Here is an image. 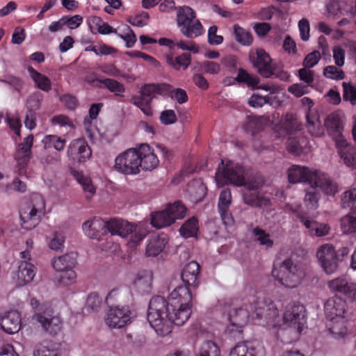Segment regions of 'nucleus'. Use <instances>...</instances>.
<instances>
[{"instance_id": "nucleus-1", "label": "nucleus", "mask_w": 356, "mask_h": 356, "mask_svg": "<svg viewBox=\"0 0 356 356\" xmlns=\"http://www.w3.org/2000/svg\"><path fill=\"white\" fill-rule=\"evenodd\" d=\"M250 318H264L268 326L275 327L278 325L279 312L270 299L259 296H250L242 307L232 309L229 313V324L225 332L235 339L241 338L243 327Z\"/></svg>"}, {"instance_id": "nucleus-2", "label": "nucleus", "mask_w": 356, "mask_h": 356, "mask_svg": "<svg viewBox=\"0 0 356 356\" xmlns=\"http://www.w3.org/2000/svg\"><path fill=\"white\" fill-rule=\"evenodd\" d=\"M190 307L171 305L160 296L152 298L149 303L147 318L155 332L161 337L172 332L173 325H184L191 314Z\"/></svg>"}, {"instance_id": "nucleus-3", "label": "nucleus", "mask_w": 356, "mask_h": 356, "mask_svg": "<svg viewBox=\"0 0 356 356\" xmlns=\"http://www.w3.org/2000/svg\"><path fill=\"white\" fill-rule=\"evenodd\" d=\"M107 230L112 236H119L130 243L139 244L147 236V229L140 224H134L119 218L108 220Z\"/></svg>"}, {"instance_id": "nucleus-4", "label": "nucleus", "mask_w": 356, "mask_h": 356, "mask_svg": "<svg viewBox=\"0 0 356 356\" xmlns=\"http://www.w3.org/2000/svg\"><path fill=\"white\" fill-rule=\"evenodd\" d=\"M45 213V202L42 196L35 194L31 200L22 205L19 217L22 227L27 230L35 228Z\"/></svg>"}, {"instance_id": "nucleus-5", "label": "nucleus", "mask_w": 356, "mask_h": 356, "mask_svg": "<svg viewBox=\"0 0 356 356\" xmlns=\"http://www.w3.org/2000/svg\"><path fill=\"white\" fill-rule=\"evenodd\" d=\"M348 253L347 246H320L316 251V258L323 271L331 275L337 271L339 262Z\"/></svg>"}, {"instance_id": "nucleus-6", "label": "nucleus", "mask_w": 356, "mask_h": 356, "mask_svg": "<svg viewBox=\"0 0 356 356\" xmlns=\"http://www.w3.org/2000/svg\"><path fill=\"white\" fill-rule=\"evenodd\" d=\"M195 12L189 6H179L177 12V22L181 33L188 38H195L204 33L201 22L196 19Z\"/></svg>"}, {"instance_id": "nucleus-7", "label": "nucleus", "mask_w": 356, "mask_h": 356, "mask_svg": "<svg viewBox=\"0 0 356 356\" xmlns=\"http://www.w3.org/2000/svg\"><path fill=\"white\" fill-rule=\"evenodd\" d=\"M272 276L281 285L286 288L293 289L297 287L304 277V273L291 259H286L282 262L280 267L274 266Z\"/></svg>"}, {"instance_id": "nucleus-8", "label": "nucleus", "mask_w": 356, "mask_h": 356, "mask_svg": "<svg viewBox=\"0 0 356 356\" xmlns=\"http://www.w3.org/2000/svg\"><path fill=\"white\" fill-rule=\"evenodd\" d=\"M245 170L243 166L229 161L225 164L221 160L216 173V179L218 184L230 183L237 186H244L248 181H245Z\"/></svg>"}, {"instance_id": "nucleus-9", "label": "nucleus", "mask_w": 356, "mask_h": 356, "mask_svg": "<svg viewBox=\"0 0 356 356\" xmlns=\"http://www.w3.org/2000/svg\"><path fill=\"white\" fill-rule=\"evenodd\" d=\"M136 316L135 311L127 305L111 306L106 312L105 323L111 328L120 329L130 324Z\"/></svg>"}, {"instance_id": "nucleus-10", "label": "nucleus", "mask_w": 356, "mask_h": 356, "mask_svg": "<svg viewBox=\"0 0 356 356\" xmlns=\"http://www.w3.org/2000/svg\"><path fill=\"white\" fill-rule=\"evenodd\" d=\"M138 159L137 148H130L115 158V168L124 175H137L140 172Z\"/></svg>"}, {"instance_id": "nucleus-11", "label": "nucleus", "mask_w": 356, "mask_h": 356, "mask_svg": "<svg viewBox=\"0 0 356 356\" xmlns=\"http://www.w3.org/2000/svg\"><path fill=\"white\" fill-rule=\"evenodd\" d=\"M33 319L39 323L43 330L50 334H56L61 330L63 322L60 317L54 315L49 307H40L33 315Z\"/></svg>"}, {"instance_id": "nucleus-12", "label": "nucleus", "mask_w": 356, "mask_h": 356, "mask_svg": "<svg viewBox=\"0 0 356 356\" xmlns=\"http://www.w3.org/2000/svg\"><path fill=\"white\" fill-rule=\"evenodd\" d=\"M264 179L258 177L257 180L248 181L245 185L247 191L243 194L244 202L253 207H268L270 205V200L265 196L260 195L257 191L264 184Z\"/></svg>"}, {"instance_id": "nucleus-13", "label": "nucleus", "mask_w": 356, "mask_h": 356, "mask_svg": "<svg viewBox=\"0 0 356 356\" xmlns=\"http://www.w3.org/2000/svg\"><path fill=\"white\" fill-rule=\"evenodd\" d=\"M157 94L156 83H147L141 87L139 95H134L131 103L139 108L147 116L153 115L152 102Z\"/></svg>"}, {"instance_id": "nucleus-14", "label": "nucleus", "mask_w": 356, "mask_h": 356, "mask_svg": "<svg viewBox=\"0 0 356 356\" xmlns=\"http://www.w3.org/2000/svg\"><path fill=\"white\" fill-rule=\"evenodd\" d=\"M283 320L289 327H293L300 333L306 323L305 307L298 302L289 303L286 307Z\"/></svg>"}, {"instance_id": "nucleus-15", "label": "nucleus", "mask_w": 356, "mask_h": 356, "mask_svg": "<svg viewBox=\"0 0 356 356\" xmlns=\"http://www.w3.org/2000/svg\"><path fill=\"white\" fill-rule=\"evenodd\" d=\"M291 211L299 221L308 229L310 235L324 236L328 234L330 227L325 223H320L316 220H312L309 213L303 210L300 206L292 208Z\"/></svg>"}, {"instance_id": "nucleus-16", "label": "nucleus", "mask_w": 356, "mask_h": 356, "mask_svg": "<svg viewBox=\"0 0 356 356\" xmlns=\"http://www.w3.org/2000/svg\"><path fill=\"white\" fill-rule=\"evenodd\" d=\"M33 143V136L30 134L24 139L22 143L19 144L15 153V158L17 161L15 172L20 176H26L27 166L31 156Z\"/></svg>"}, {"instance_id": "nucleus-17", "label": "nucleus", "mask_w": 356, "mask_h": 356, "mask_svg": "<svg viewBox=\"0 0 356 356\" xmlns=\"http://www.w3.org/2000/svg\"><path fill=\"white\" fill-rule=\"evenodd\" d=\"M329 289L336 293L343 295L351 302L356 301V282L346 276H340L327 282Z\"/></svg>"}, {"instance_id": "nucleus-18", "label": "nucleus", "mask_w": 356, "mask_h": 356, "mask_svg": "<svg viewBox=\"0 0 356 356\" xmlns=\"http://www.w3.org/2000/svg\"><path fill=\"white\" fill-rule=\"evenodd\" d=\"M92 155V150L86 140L77 138L72 140L68 146L67 156L70 159L79 163H84Z\"/></svg>"}, {"instance_id": "nucleus-19", "label": "nucleus", "mask_w": 356, "mask_h": 356, "mask_svg": "<svg viewBox=\"0 0 356 356\" xmlns=\"http://www.w3.org/2000/svg\"><path fill=\"white\" fill-rule=\"evenodd\" d=\"M254 67L257 69L259 74L265 78L271 77L274 73L272 59L270 55L263 49L256 51V55L250 57Z\"/></svg>"}, {"instance_id": "nucleus-20", "label": "nucleus", "mask_w": 356, "mask_h": 356, "mask_svg": "<svg viewBox=\"0 0 356 356\" xmlns=\"http://www.w3.org/2000/svg\"><path fill=\"white\" fill-rule=\"evenodd\" d=\"M263 345L257 341L238 343L229 351V356H264Z\"/></svg>"}, {"instance_id": "nucleus-21", "label": "nucleus", "mask_w": 356, "mask_h": 356, "mask_svg": "<svg viewBox=\"0 0 356 356\" xmlns=\"http://www.w3.org/2000/svg\"><path fill=\"white\" fill-rule=\"evenodd\" d=\"M325 314L327 320L346 317L347 303L345 300L335 296L329 298L324 305Z\"/></svg>"}, {"instance_id": "nucleus-22", "label": "nucleus", "mask_w": 356, "mask_h": 356, "mask_svg": "<svg viewBox=\"0 0 356 356\" xmlns=\"http://www.w3.org/2000/svg\"><path fill=\"white\" fill-rule=\"evenodd\" d=\"M140 162V170H152L159 165V159L148 144H141L137 148Z\"/></svg>"}, {"instance_id": "nucleus-23", "label": "nucleus", "mask_w": 356, "mask_h": 356, "mask_svg": "<svg viewBox=\"0 0 356 356\" xmlns=\"http://www.w3.org/2000/svg\"><path fill=\"white\" fill-rule=\"evenodd\" d=\"M317 170H311L307 167L293 165L288 170V179L290 183H308L312 185L316 176Z\"/></svg>"}, {"instance_id": "nucleus-24", "label": "nucleus", "mask_w": 356, "mask_h": 356, "mask_svg": "<svg viewBox=\"0 0 356 356\" xmlns=\"http://www.w3.org/2000/svg\"><path fill=\"white\" fill-rule=\"evenodd\" d=\"M232 202V194L229 188H225L220 192L218 209L223 223L227 225H232L234 220L229 211V206Z\"/></svg>"}, {"instance_id": "nucleus-25", "label": "nucleus", "mask_w": 356, "mask_h": 356, "mask_svg": "<svg viewBox=\"0 0 356 356\" xmlns=\"http://www.w3.org/2000/svg\"><path fill=\"white\" fill-rule=\"evenodd\" d=\"M0 327L6 333L13 334L21 328V315L17 311H9L0 315Z\"/></svg>"}, {"instance_id": "nucleus-26", "label": "nucleus", "mask_w": 356, "mask_h": 356, "mask_svg": "<svg viewBox=\"0 0 356 356\" xmlns=\"http://www.w3.org/2000/svg\"><path fill=\"white\" fill-rule=\"evenodd\" d=\"M36 268L33 264L26 261L20 262L13 279L17 286H22L30 283L35 276Z\"/></svg>"}, {"instance_id": "nucleus-27", "label": "nucleus", "mask_w": 356, "mask_h": 356, "mask_svg": "<svg viewBox=\"0 0 356 356\" xmlns=\"http://www.w3.org/2000/svg\"><path fill=\"white\" fill-rule=\"evenodd\" d=\"M108 220L104 221L99 218H94L83 224V229L86 234L91 238L99 239L108 233Z\"/></svg>"}, {"instance_id": "nucleus-28", "label": "nucleus", "mask_w": 356, "mask_h": 356, "mask_svg": "<svg viewBox=\"0 0 356 356\" xmlns=\"http://www.w3.org/2000/svg\"><path fill=\"white\" fill-rule=\"evenodd\" d=\"M335 145L343 163L347 166L356 169V146L349 144L346 139H339Z\"/></svg>"}, {"instance_id": "nucleus-29", "label": "nucleus", "mask_w": 356, "mask_h": 356, "mask_svg": "<svg viewBox=\"0 0 356 356\" xmlns=\"http://www.w3.org/2000/svg\"><path fill=\"white\" fill-rule=\"evenodd\" d=\"M200 266L196 261H191L187 264L182 270L181 280L188 288L195 289L200 284Z\"/></svg>"}, {"instance_id": "nucleus-30", "label": "nucleus", "mask_w": 356, "mask_h": 356, "mask_svg": "<svg viewBox=\"0 0 356 356\" xmlns=\"http://www.w3.org/2000/svg\"><path fill=\"white\" fill-rule=\"evenodd\" d=\"M316 175L311 186L320 188L327 195H334L337 193L338 186L337 183L327 174L317 170Z\"/></svg>"}, {"instance_id": "nucleus-31", "label": "nucleus", "mask_w": 356, "mask_h": 356, "mask_svg": "<svg viewBox=\"0 0 356 356\" xmlns=\"http://www.w3.org/2000/svg\"><path fill=\"white\" fill-rule=\"evenodd\" d=\"M193 296L191 289L186 286H179L168 296V303L192 307Z\"/></svg>"}, {"instance_id": "nucleus-32", "label": "nucleus", "mask_w": 356, "mask_h": 356, "mask_svg": "<svg viewBox=\"0 0 356 356\" xmlns=\"http://www.w3.org/2000/svg\"><path fill=\"white\" fill-rule=\"evenodd\" d=\"M324 124L330 135L332 136L335 141V143H337V141L339 139H345L342 135L343 127L339 113L334 112L327 115L325 120Z\"/></svg>"}, {"instance_id": "nucleus-33", "label": "nucleus", "mask_w": 356, "mask_h": 356, "mask_svg": "<svg viewBox=\"0 0 356 356\" xmlns=\"http://www.w3.org/2000/svg\"><path fill=\"white\" fill-rule=\"evenodd\" d=\"M77 254L69 252L64 255L55 257L51 261L52 267L55 270H65L74 269L77 264Z\"/></svg>"}, {"instance_id": "nucleus-34", "label": "nucleus", "mask_w": 356, "mask_h": 356, "mask_svg": "<svg viewBox=\"0 0 356 356\" xmlns=\"http://www.w3.org/2000/svg\"><path fill=\"white\" fill-rule=\"evenodd\" d=\"M153 275L152 272L143 270L139 272L134 281V288L140 293H147L152 288Z\"/></svg>"}, {"instance_id": "nucleus-35", "label": "nucleus", "mask_w": 356, "mask_h": 356, "mask_svg": "<svg viewBox=\"0 0 356 356\" xmlns=\"http://www.w3.org/2000/svg\"><path fill=\"white\" fill-rule=\"evenodd\" d=\"M327 325L329 332L334 339H343L348 333L346 317L328 320Z\"/></svg>"}, {"instance_id": "nucleus-36", "label": "nucleus", "mask_w": 356, "mask_h": 356, "mask_svg": "<svg viewBox=\"0 0 356 356\" xmlns=\"http://www.w3.org/2000/svg\"><path fill=\"white\" fill-rule=\"evenodd\" d=\"M307 129L312 136H320L323 133V128L319 120V115L313 109H309L306 113Z\"/></svg>"}, {"instance_id": "nucleus-37", "label": "nucleus", "mask_w": 356, "mask_h": 356, "mask_svg": "<svg viewBox=\"0 0 356 356\" xmlns=\"http://www.w3.org/2000/svg\"><path fill=\"white\" fill-rule=\"evenodd\" d=\"M27 70L37 88L44 92L51 90V81L47 76L38 72L32 66H28Z\"/></svg>"}, {"instance_id": "nucleus-38", "label": "nucleus", "mask_w": 356, "mask_h": 356, "mask_svg": "<svg viewBox=\"0 0 356 356\" xmlns=\"http://www.w3.org/2000/svg\"><path fill=\"white\" fill-rule=\"evenodd\" d=\"M71 172L78 183L82 186L84 192L88 193L86 197L90 198L96 192V188L92 184L91 178L83 175L82 172L75 170H72Z\"/></svg>"}, {"instance_id": "nucleus-39", "label": "nucleus", "mask_w": 356, "mask_h": 356, "mask_svg": "<svg viewBox=\"0 0 356 356\" xmlns=\"http://www.w3.org/2000/svg\"><path fill=\"white\" fill-rule=\"evenodd\" d=\"M150 222L153 227L158 229L170 226L174 223L173 218L170 217L167 209L152 213Z\"/></svg>"}, {"instance_id": "nucleus-40", "label": "nucleus", "mask_w": 356, "mask_h": 356, "mask_svg": "<svg viewBox=\"0 0 356 356\" xmlns=\"http://www.w3.org/2000/svg\"><path fill=\"white\" fill-rule=\"evenodd\" d=\"M167 63L176 70H185L191 63V56L188 53H184L176 57L168 56Z\"/></svg>"}, {"instance_id": "nucleus-41", "label": "nucleus", "mask_w": 356, "mask_h": 356, "mask_svg": "<svg viewBox=\"0 0 356 356\" xmlns=\"http://www.w3.org/2000/svg\"><path fill=\"white\" fill-rule=\"evenodd\" d=\"M195 356H220V348L214 341L204 340L200 344Z\"/></svg>"}, {"instance_id": "nucleus-42", "label": "nucleus", "mask_w": 356, "mask_h": 356, "mask_svg": "<svg viewBox=\"0 0 356 356\" xmlns=\"http://www.w3.org/2000/svg\"><path fill=\"white\" fill-rule=\"evenodd\" d=\"M235 80L238 83L245 84L250 88H259L258 84L259 83V78L257 76L250 74L247 70L243 68L238 69V75L235 78Z\"/></svg>"}, {"instance_id": "nucleus-43", "label": "nucleus", "mask_w": 356, "mask_h": 356, "mask_svg": "<svg viewBox=\"0 0 356 356\" xmlns=\"http://www.w3.org/2000/svg\"><path fill=\"white\" fill-rule=\"evenodd\" d=\"M198 230V220L195 217L190 218L179 229L180 234L184 238L193 237Z\"/></svg>"}, {"instance_id": "nucleus-44", "label": "nucleus", "mask_w": 356, "mask_h": 356, "mask_svg": "<svg viewBox=\"0 0 356 356\" xmlns=\"http://www.w3.org/2000/svg\"><path fill=\"white\" fill-rule=\"evenodd\" d=\"M44 149L54 148L57 151H62L66 144V140L56 135H47L42 140Z\"/></svg>"}, {"instance_id": "nucleus-45", "label": "nucleus", "mask_w": 356, "mask_h": 356, "mask_svg": "<svg viewBox=\"0 0 356 356\" xmlns=\"http://www.w3.org/2000/svg\"><path fill=\"white\" fill-rule=\"evenodd\" d=\"M33 356H56L57 353L54 348L53 343L49 341H44L35 345L33 350Z\"/></svg>"}, {"instance_id": "nucleus-46", "label": "nucleus", "mask_w": 356, "mask_h": 356, "mask_svg": "<svg viewBox=\"0 0 356 356\" xmlns=\"http://www.w3.org/2000/svg\"><path fill=\"white\" fill-rule=\"evenodd\" d=\"M110 92H113L115 96L124 97L123 93L125 92L124 86L115 79L106 78L100 81Z\"/></svg>"}, {"instance_id": "nucleus-47", "label": "nucleus", "mask_w": 356, "mask_h": 356, "mask_svg": "<svg viewBox=\"0 0 356 356\" xmlns=\"http://www.w3.org/2000/svg\"><path fill=\"white\" fill-rule=\"evenodd\" d=\"M59 273L56 280L58 283L63 286H70L76 282V273L74 269L65 270H56Z\"/></svg>"}, {"instance_id": "nucleus-48", "label": "nucleus", "mask_w": 356, "mask_h": 356, "mask_svg": "<svg viewBox=\"0 0 356 356\" xmlns=\"http://www.w3.org/2000/svg\"><path fill=\"white\" fill-rule=\"evenodd\" d=\"M320 198V193L317 191L315 186H312L308 191H307L304 202L305 206L309 209L315 210L318 207V200Z\"/></svg>"}, {"instance_id": "nucleus-49", "label": "nucleus", "mask_w": 356, "mask_h": 356, "mask_svg": "<svg viewBox=\"0 0 356 356\" xmlns=\"http://www.w3.org/2000/svg\"><path fill=\"white\" fill-rule=\"evenodd\" d=\"M300 126L294 114L288 113L285 115L282 122V127L288 134L292 135L293 132L300 130Z\"/></svg>"}, {"instance_id": "nucleus-50", "label": "nucleus", "mask_w": 356, "mask_h": 356, "mask_svg": "<svg viewBox=\"0 0 356 356\" xmlns=\"http://www.w3.org/2000/svg\"><path fill=\"white\" fill-rule=\"evenodd\" d=\"M170 217L173 218L175 222L177 219H182L186 215V207L179 201L175 202L172 204H169L166 208Z\"/></svg>"}, {"instance_id": "nucleus-51", "label": "nucleus", "mask_w": 356, "mask_h": 356, "mask_svg": "<svg viewBox=\"0 0 356 356\" xmlns=\"http://www.w3.org/2000/svg\"><path fill=\"white\" fill-rule=\"evenodd\" d=\"M234 33L236 40L243 45H250L252 42V36L251 33L245 31L238 24L234 25Z\"/></svg>"}, {"instance_id": "nucleus-52", "label": "nucleus", "mask_w": 356, "mask_h": 356, "mask_svg": "<svg viewBox=\"0 0 356 356\" xmlns=\"http://www.w3.org/2000/svg\"><path fill=\"white\" fill-rule=\"evenodd\" d=\"M43 94L39 91L31 93L26 99V106L28 111L36 112L40 108Z\"/></svg>"}, {"instance_id": "nucleus-53", "label": "nucleus", "mask_w": 356, "mask_h": 356, "mask_svg": "<svg viewBox=\"0 0 356 356\" xmlns=\"http://www.w3.org/2000/svg\"><path fill=\"white\" fill-rule=\"evenodd\" d=\"M102 299L98 293H90L86 301V308L88 310L97 312L102 307Z\"/></svg>"}, {"instance_id": "nucleus-54", "label": "nucleus", "mask_w": 356, "mask_h": 356, "mask_svg": "<svg viewBox=\"0 0 356 356\" xmlns=\"http://www.w3.org/2000/svg\"><path fill=\"white\" fill-rule=\"evenodd\" d=\"M343 98L349 101L352 105L356 104V87L351 83L343 82Z\"/></svg>"}, {"instance_id": "nucleus-55", "label": "nucleus", "mask_w": 356, "mask_h": 356, "mask_svg": "<svg viewBox=\"0 0 356 356\" xmlns=\"http://www.w3.org/2000/svg\"><path fill=\"white\" fill-rule=\"evenodd\" d=\"M356 202V188H353L343 193L341 199V205L343 209L353 207Z\"/></svg>"}, {"instance_id": "nucleus-56", "label": "nucleus", "mask_w": 356, "mask_h": 356, "mask_svg": "<svg viewBox=\"0 0 356 356\" xmlns=\"http://www.w3.org/2000/svg\"><path fill=\"white\" fill-rule=\"evenodd\" d=\"M323 75L330 79L342 80L345 77L344 72L334 65H328L324 68Z\"/></svg>"}, {"instance_id": "nucleus-57", "label": "nucleus", "mask_w": 356, "mask_h": 356, "mask_svg": "<svg viewBox=\"0 0 356 356\" xmlns=\"http://www.w3.org/2000/svg\"><path fill=\"white\" fill-rule=\"evenodd\" d=\"M252 235L261 245H273V241L270 238V234L259 227L252 229Z\"/></svg>"}, {"instance_id": "nucleus-58", "label": "nucleus", "mask_w": 356, "mask_h": 356, "mask_svg": "<svg viewBox=\"0 0 356 356\" xmlns=\"http://www.w3.org/2000/svg\"><path fill=\"white\" fill-rule=\"evenodd\" d=\"M321 57L320 52L314 50L305 56L302 65L305 68H312L318 63Z\"/></svg>"}, {"instance_id": "nucleus-59", "label": "nucleus", "mask_w": 356, "mask_h": 356, "mask_svg": "<svg viewBox=\"0 0 356 356\" xmlns=\"http://www.w3.org/2000/svg\"><path fill=\"white\" fill-rule=\"evenodd\" d=\"M159 120L163 124L169 125L175 123L177 118L175 111L167 109L161 113Z\"/></svg>"}, {"instance_id": "nucleus-60", "label": "nucleus", "mask_w": 356, "mask_h": 356, "mask_svg": "<svg viewBox=\"0 0 356 356\" xmlns=\"http://www.w3.org/2000/svg\"><path fill=\"white\" fill-rule=\"evenodd\" d=\"M149 14L146 12L137 15L134 17H129L128 22L132 26L142 27L147 24V21L149 19Z\"/></svg>"}, {"instance_id": "nucleus-61", "label": "nucleus", "mask_w": 356, "mask_h": 356, "mask_svg": "<svg viewBox=\"0 0 356 356\" xmlns=\"http://www.w3.org/2000/svg\"><path fill=\"white\" fill-rule=\"evenodd\" d=\"M300 38L303 41H307L310 37V26L308 19L303 18L298 22Z\"/></svg>"}, {"instance_id": "nucleus-62", "label": "nucleus", "mask_w": 356, "mask_h": 356, "mask_svg": "<svg viewBox=\"0 0 356 356\" xmlns=\"http://www.w3.org/2000/svg\"><path fill=\"white\" fill-rule=\"evenodd\" d=\"M60 100L65 107L70 110H74L79 104L78 99L70 94H65L62 95Z\"/></svg>"}, {"instance_id": "nucleus-63", "label": "nucleus", "mask_w": 356, "mask_h": 356, "mask_svg": "<svg viewBox=\"0 0 356 356\" xmlns=\"http://www.w3.org/2000/svg\"><path fill=\"white\" fill-rule=\"evenodd\" d=\"M176 46L177 48L181 49L184 51H189L193 54H197L199 52V47L195 44V42L179 40L177 42Z\"/></svg>"}, {"instance_id": "nucleus-64", "label": "nucleus", "mask_w": 356, "mask_h": 356, "mask_svg": "<svg viewBox=\"0 0 356 356\" xmlns=\"http://www.w3.org/2000/svg\"><path fill=\"white\" fill-rule=\"evenodd\" d=\"M201 67L205 73L210 74H217L220 71V66L218 63L213 61H204Z\"/></svg>"}]
</instances>
